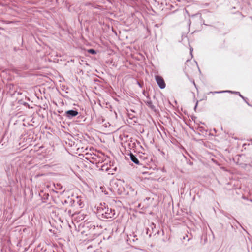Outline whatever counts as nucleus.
<instances>
[{"label":"nucleus","instance_id":"nucleus-7","mask_svg":"<svg viewBox=\"0 0 252 252\" xmlns=\"http://www.w3.org/2000/svg\"><path fill=\"white\" fill-rule=\"evenodd\" d=\"M147 104L149 106L152 107V103L151 101L147 102Z\"/></svg>","mask_w":252,"mask_h":252},{"label":"nucleus","instance_id":"nucleus-4","mask_svg":"<svg viewBox=\"0 0 252 252\" xmlns=\"http://www.w3.org/2000/svg\"><path fill=\"white\" fill-rule=\"evenodd\" d=\"M130 157L131 160L133 162H134L135 163H136L137 164H139V160L136 158V157L134 155H133L132 154H130Z\"/></svg>","mask_w":252,"mask_h":252},{"label":"nucleus","instance_id":"nucleus-6","mask_svg":"<svg viewBox=\"0 0 252 252\" xmlns=\"http://www.w3.org/2000/svg\"><path fill=\"white\" fill-rule=\"evenodd\" d=\"M114 215H115V213H113V215H112V216H110V215H109V214L107 215V213H106V215H105V216H106V218H111L113 217L114 216Z\"/></svg>","mask_w":252,"mask_h":252},{"label":"nucleus","instance_id":"nucleus-2","mask_svg":"<svg viewBox=\"0 0 252 252\" xmlns=\"http://www.w3.org/2000/svg\"><path fill=\"white\" fill-rule=\"evenodd\" d=\"M155 79L160 88L162 89L165 88V82L161 76L159 75H156Z\"/></svg>","mask_w":252,"mask_h":252},{"label":"nucleus","instance_id":"nucleus-5","mask_svg":"<svg viewBox=\"0 0 252 252\" xmlns=\"http://www.w3.org/2000/svg\"><path fill=\"white\" fill-rule=\"evenodd\" d=\"M88 52L89 53L92 54H96V51L94 50L93 49H89L88 50Z\"/></svg>","mask_w":252,"mask_h":252},{"label":"nucleus","instance_id":"nucleus-3","mask_svg":"<svg viewBox=\"0 0 252 252\" xmlns=\"http://www.w3.org/2000/svg\"><path fill=\"white\" fill-rule=\"evenodd\" d=\"M66 114L68 117H74L78 115V112L77 111L71 110L66 112Z\"/></svg>","mask_w":252,"mask_h":252},{"label":"nucleus","instance_id":"nucleus-1","mask_svg":"<svg viewBox=\"0 0 252 252\" xmlns=\"http://www.w3.org/2000/svg\"><path fill=\"white\" fill-rule=\"evenodd\" d=\"M196 63L190 60H187L185 64L184 70L187 74H190L193 72L196 68Z\"/></svg>","mask_w":252,"mask_h":252}]
</instances>
